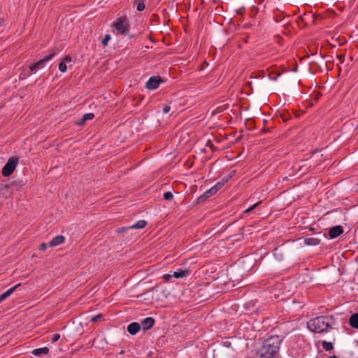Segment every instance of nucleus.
Instances as JSON below:
<instances>
[{"mask_svg": "<svg viewBox=\"0 0 358 358\" xmlns=\"http://www.w3.org/2000/svg\"><path fill=\"white\" fill-rule=\"evenodd\" d=\"M54 56H55V52H52L50 55L46 56L45 58L34 63L35 67H36L37 69H42L48 62H49L50 59H52V58Z\"/></svg>", "mask_w": 358, "mask_h": 358, "instance_id": "obj_9", "label": "nucleus"}, {"mask_svg": "<svg viewBox=\"0 0 358 358\" xmlns=\"http://www.w3.org/2000/svg\"><path fill=\"white\" fill-rule=\"evenodd\" d=\"M36 70H37V69H36V67H35L34 64L29 66V71L30 72L35 73Z\"/></svg>", "mask_w": 358, "mask_h": 358, "instance_id": "obj_33", "label": "nucleus"}, {"mask_svg": "<svg viewBox=\"0 0 358 358\" xmlns=\"http://www.w3.org/2000/svg\"><path fill=\"white\" fill-rule=\"evenodd\" d=\"M141 329V324L138 322H132L127 327L128 332L131 335L136 334Z\"/></svg>", "mask_w": 358, "mask_h": 358, "instance_id": "obj_10", "label": "nucleus"}, {"mask_svg": "<svg viewBox=\"0 0 358 358\" xmlns=\"http://www.w3.org/2000/svg\"><path fill=\"white\" fill-rule=\"evenodd\" d=\"M337 57H338V58L339 59L340 62H341V63H343V61H344V57H343V55H338Z\"/></svg>", "mask_w": 358, "mask_h": 358, "instance_id": "obj_38", "label": "nucleus"}, {"mask_svg": "<svg viewBox=\"0 0 358 358\" xmlns=\"http://www.w3.org/2000/svg\"><path fill=\"white\" fill-rule=\"evenodd\" d=\"M114 28L119 34H125L129 28V22L127 17H118L113 24Z\"/></svg>", "mask_w": 358, "mask_h": 358, "instance_id": "obj_3", "label": "nucleus"}, {"mask_svg": "<svg viewBox=\"0 0 358 358\" xmlns=\"http://www.w3.org/2000/svg\"><path fill=\"white\" fill-rule=\"evenodd\" d=\"M173 198V194L171 192H166L164 194V199L170 201Z\"/></svg>", "mask_w": 358, "mask_h": 358, "instance_id": "obj_25", "label": "nucleus"}, {"mask_svg": "<svg viewBox=\"0 0 358 358\" xmlns=\"http://www.w3.org/2000/svg\"><path fill=\"white\" fill-rule=\"evenodd\" d=\"M260 203V202H257L256 203H255L254 205H252V206H250V208H248V209L245 210L244 213H250L251 212L252 210H253Z\"/></svg>", "mask_w": 358, "mask_h": 358, "instance_id": "obj_26", "label": "nucleus"}, {"mask_svg": "<svg viewBox=\"0 0 358 358\" xmlns=\"http://www.w3.org/2000/svg\"><path fill=\"white\" fill-rule=\"evenodd\" d=\"M334 323L332 316H319L310 320L307 322L309 330L315 333L327 332Z\"/></svg>", "mask_w": 358, "mask_h": 358, "instance_id": "obj_2", "label": "nucleus"}, {"mask_svg": "<svg viewBox=\"0 0 358 358\" xmlns=\"http://www.w3.org/2000/svg\"><path fill=\"white\" fill-rule=\"evenodd\" d=\"M162 82L163 79L160 76H152L147 81L145 87L148 90H155Z\"/></svg>", "mask_w": 358, "mask_h": 358, "instance_id": "obj_5", "label": "nucleus"}, {"mask_svg": "<svg viewBox=\"0 0 358 358\" xmlns=\"http://www.w3.org/2000/svg\"><path fill=\"white\" fill-rule=\"evenodd\" d=\"M111 37L109 34H106L104 38H103L101 43L103 45L106 46L108 45V41L110 40Z\"/></svg>", "mask_w": 358, "mask_h": 358, "instance_id": "obj_24", "label": "nucleus"}, {"mask_svg": "<svg viewBox=\"0 0 358 358\" xmlns=\"http://www.w3.org/2000/svg\"><path fill=\"white\" fill-rule=\"evenodd\" d=\"M331 62V59H329V60L327 62Z\"/></svg>", "mask_w": 358, "mask_h": 358, "instance_id": "obj_42", "label": "nucleus"}, {"mask_svg": "<svg viewBox=\"0 0 358 358\" xmlns=\"http://www.w3.org/2000/svg\"><path fill=\"white\" fill-rule=\"evenodd\" d=\"M349 324L358 329V313L352 314L349 319Z\"/></svg>", "mask_w": 358, "mask_h": 358, "instance_id": "obj_16", "label": "nucleus"}, {"mask_svg": "<svg viewBox=\"0 0 358 358\" xmlns=\"http://www.w3.org/2000/svg\"><path fill=\"white\" fill-rule=\"evenodd\" d=\"M12 186H11V184H6V185H3V186L1 187V189H8L9 188H10Z\"/></svg>", "mask_w": 358, "mask_h": 358, "instance_id": "obj_35", "label": "nucleus"}, {"mask_svg": "<svg viewBox=\"0 0 358 358\" xmlns=\"http://www.w3.org/2000/svg\"><path fill=\"white\" fill-rule=\"evenodd\" d=\"M94 117V115L92 113L84 114L83 117L79 121H78L76 124L79 126H83L85 124V122L87 120H91Z\"/></svg>", "mask_w": 358, "mask_h": 358, "instance_id": "obj_14", "label": "nucleus"}, {"mask_svg": "<svg viewBox=\"0 0 358 358\" xmlns=\"http://www.w3.org/2000/svg\"><path fill=\"white\" fill-rule=\"evenodd\" d=\"M134 4L136 6V9L138 11H143L145 8V3L143 2H139L134 0Z\"/></svg>", "mask_w": 358, "mask_h": 358, "instance_id": "obj_21", "label": "nucleus"}, {"mask_svg": "<svg viewBox=\"0 0 358 358\" xmlns=\"http://www.w3.org/2000/svg\"><path fill=\"white\" fill-rule=\"evenodd\" d=\"M49 352V349L47 347H43L38 349H34L32 350L31 353L37 357H41L43 355H46Z\"/></svg>", "mask_w": 358, "mask_h": 358, "instance_id": "obj_17", "label": "nucleus"}, {"mask_svg": "<svg viewBox=\"0 0 358 358\" xmlns=\"http://www.w3.org/2000/svg\"><path fill=\"white\" fill-rule=\"evenodd\" d=\"M172 277H173V275H171V274H165V275H164V278L166 280H169Z\"/></svg>", "mask_w": 358, "mask_h": 358, "instance_id": "obj_37", "label": "nucleus"}, {"mask_svg": "<svg viewBox=\"0 0 358 358\" xmlns=\"http://www.w3.org/2000/svg\"><path fill=\"white\" fill-rule=\"evenodd\" d=\"M343 233V229L341 226H334L329 229V236L331 238H336Z\"/></svg>", "mask_w": 358, "mask_h": 358, "instance_id": "obj_6", "label": "nucleus"}, {"mask_svg": "<svg viewBox=\"0 0 358 358\" xmlns=\"http://www.w3.org/2000/svg\"><path fill=\"white\" fill-rule=\"evenodd\" d=\"M320 243V239L317 238H306L304 240V243L308 245H317Z\"/></svg>", "mask_w": 358, "mask_h": 358, "instance_id": "obj_18", "label": "nucleus"}, {"mask_svg": "<svg viewBox=\"0 0 358 358\" xmlns=\"http://www.w3.org/2000/svg\"><path fill=\"white\" fill-rule=\"evenodd\" d=\"M190 274V271L188 269H180L177 271H174L171 275L176 278H183L188 276Z\"/></svg>", "mask_w": 358, "mask_h": 358, "instance_id": "obj_12", "label": "nucleus"}, {"mask_svg": "<svg viewBox=\"0 0 358 358\" xmlns=\"http://www.w3.org/2000/svg\"><path fill=\"white\" fill-rule=\"evenodd\" d=\"M206 145L210 146L211 148H213V144L210 141L207 142Z\"/></svg>", "mask_w": 358, "mask_h": 358, "instance_id": "obj_39", "label": "nucleus"}, {"mask_svg": "<svg viewBox=\"0 0 358 358\" xmlns=\"http://www.w3.org/2000/svg\"><path fill=\"white\" fill-rule=\"evenodd\" d=\"M27 76H30V73H29V72H28V73H27Z\"/></svg>", "mask_w": 358, "mask_h": 358, "instance_id": "obj_43", "label": "nucleus"}, {"mask_svg": "<svg viewBox=\"0 0 358 358\" xmlns=\"http://www.w3.org/2000/svg\"><path fill=\"white\" fill-rule=\"evenodd\" d=\"M11 184V186H19V187H22L24 185V183L22 181H17V180H15V181H13L12 182H10Z\"/></svg>", "mask_w": 358, "mask_h": 358, "instance_id": "obj_27", "label": "nucleus"}, {"mask_svg": "<svg viewBox=\"0 0 358 358\" xmlns=\"http://www.w3.org/2000/svg\"><path fill=\"white\" fill-rule=\"evenodd\" d=\"M357 184H358V182H357Z\"/></svg>", "mask_w": 358, "mask_h": 358, "instance_id": "obj_44", "label": "nucleus"}, {"mask_svg": "<svg viewBox=\"0 0 358 358\" xmlns=\"http://www.w3.org/2000/svg\"><path fill=\"white\" fill-rule=\"evenodd\" d=\"M47 249V245L45 243H43L39 246V250H45Z\"/></svg>", "mask_w": 358, "mask_h": 358, "instance_id": "obj_34", "label": "nucleus"}, {"mask_svg": "<svg viewBox=\"0 0 358 358\" xmlns=\"http://www.w3.org/2000/svg\"><path fill=\"white\" fill-rule=\"evenodd\" d=\"M228 181V178H224L220 181L217 182L213 187H216V190L218 191L225 183Z\"/></svg>", "mask_w": 358, "mask_h": 358, "instance_id": "obj_20", "label": "nucleus"}, {"mask_svg": "<svg viewBox=\"0 0 358 358\" xmlns=\"http://www.w3.org/2000/svg\"><path fill=\"white\" fill-rule=\"evenodd\" d=\"M71 59H71V56L67 55V56H66V57H64V59L62 61H64V62L66 63V62H71Z\"/></svg>", "mask_w": 358, "mask_h": 358, "instance_id": "obj_36", "label": "nucleus"}, {"mask_svg": "<svg viewBox=\"0 0 358 358\" xmlns=\"http://www.w3.org/2000/svg\"><path fill=\"white\" fill-rule=\"evenodd\" d=\"M19 159L17 157H12L8 159L6 164L4 165V166L2 169L1 173L4 177H8L10 176L15 169H16V166L18 164Z\"/></svg>", "mask_w": 358, "mask_h": 358, "instance_id": "obj_4", "label": "nucleus"}, {"mask_svg": "<svg viewBox=\"0 0 358 358\" xmlns=\"http://www.w3.org/2000/svg\"><path fill=\"white\" fill-rule=\"evenodd\" d=\"M322 344L324 349H325L327 351L331 350L333 349V344L331 342L324 341H322Z\"/></svg>", "mask_w": 358, "mask_h": 358, "instance_id": "obj_22", "label": "nucleus"}, {"mask_svg": "<svg viewBox=\"0 0 358 358\" xmlns=\"http://www.w3.org/2000/svg\"><path fill=\"white\" fill-rule=\"evenodd\" d=\"M65 237L62 235H58L54 237L49 243L50 247H56L64 242Z\"/></svg>", "mask_w": 358, "mask_h": 358, "instance_id": "obj_11", "label": "nucleus"}, {"mask_svg": "<svg viewBox=\"0 0 358 358\" xmlns=\"http://www.w3.org/2000/svg\"><path fill=\"white\" fill-rule=\"evenodd\" d=\"M21 284L19 283L16 285H15L14 287L10 288L9 289H8L6 292H5L4 293H3L2 294L0 295V303H1L3 300H5L7 297L10 296L15 290L16 289L20 286Z\"/></svg>", "mask_w": 358, "mask_h": 358, "instance_id": "obj_13", "label": "nucleus"}, {"mask_svg": "<svg viewBox=\"0 0 358 358\" xmlns=\"http://www.w3.org/2000/svg\"><path fill=\"white\" fill-rule=\"evenodd\" d=\"M171 110V107L169 106L165 105L163 107V112L164 113H168Z\"/></svg>", "mask_w": 358, "mask_h": 358, "instance_id": "obj_30", "label": "nucleus"}, {"mask_svg": "<svg viewBox=\"0 0 358 358\" xmlns=\"http://www.w3.org/2000/svg\"><path fill=\"white\" fill-rule=\"evenodd\" d=\"M236 13L243 15L245 13V8L241 7L236 10Z\"/></svg>", "mask_w": 358, "mask_h": 358, "instance_id": "obj_29", "label": "nucleus"}, {"mask_svg": "<svg viewBox=\"0 0 358 358\" xmlns=\"http://www.w3.org/2000/svg\"><path fill=\"white\" fill-rule=\"evenodd\" d=\"M329 358H337V357L335 355H333V356L329 357Z\"/></svg>", "mask_w": 358, "mask_h": 358, "instance_id": "obj_40", "label": "nucleus"}, {"mask_svg": "<svg viewBox=\"0 0 358 358\" xmlns=\"http://www.w3.org/2000/svg\"><path fill=\"white\" fill-rule=\"evenodd\" d=\"M146 225V222L145 220H139L134 224L131 225L132 230L134 229H143Z\"/></svg>", "mask_w": 358, "mask_h": 358, "instance_id": "obj_19", "label": "nucleus"}, {"mask_svg": "<svg viewBox=\"0 0 358 358\" xmlns=\"http://www.w3.org/2000/svg\"><path fill=\"white\" fill-rule=\"evenodd\" d=\"M131 230H132V229H131V226L122 227L117 228L116 229V233L117 234H124L126 236V237L127 238L130 235H131V234L130 233Z\"/></svg>", "mask_w": 358, "mask_h": 358, "instance_id": "obj_15", "label": "nucleus"}, {"mask_svg": "<svg viewBox=\"0 0 358 358\" xmlns=\"http://www.w3.org/2000/svg\"><path fill=\"white\" fill-rule=\"evenodd\" d=\"M331 62V59H329V60L327 62Z\"/></svg>", "mask_w": 358, "mask_h": 358, "instance_id": "obj_41", "label": "nucleus"}, {"mask_svg": "<svg viewBox=\"0 0 358 358\" xmlns=\"http://www.w3.org/2000/svg\"><path fill=\"white\" fill-rule=\"evenodd\" d=\"M281 117L284 122H286L289 118V115L288 114L285 113L281 115Z\"/></svg>", "mask_w": 358, "mask_h": 358, "instance_id": "obj_32", "label": "nucleus"}, {"mask_svg": "<svg viewBox=\"0 0 358 358\" xmlns=\"http://www.w3.org/2000/svg\"><path fill=\"white\" fill-rule=\"evenodd\" d=\"M217 191L216 190V187H212L208 190L206 191L202 195H201L198 199V203L201 201H204L213 195H214Z\"/></svg>", "mask_w": 358, "mask_h": 358, "instance_id": "obj_7", "label": "nucleus"}, {"mask_svg": "<svg viewBox=\"0 0 358 358\" xmlns=\"http://www.w3.org/2000/svg\"><path fill=\"white\" fill-rule=\"evenodd\" d=\"M155 324V320L152 317H146L145 318L141 324V327H142V329L143 331H147L150 329H151Z\"/></svg>", "mask_w": 358, "mask_h": 358, "instance_id": "obj_8", "label": "nucleus"}, {"mask_svg": "<svg viewBox=\"0 0 358 358\" xmlns=\"http://www.w3.org/2000/svg\"><path fill=\"white\" fill-rule=\"evenodd\" d=\"M102 317V315L101 314H99V315H95L94 317H92L91 319V321L92 322H96L98 320V319L101 318Z\"/></svg>", "mask_w": 358, "mask_h": 358, "instance_id": "obj_31", "label": "nucleus"}, {"mask_svg": "<svg viewBox=\"0 0 358 358\" xmlns=\"http://www.w3.org/2000/svg\"><path fill=\"white\" fill-rule=\"evenodd\" d=\"M59 69L61 72L64 73L66 71L67 67L64 61H62L59 64Z\"/></svg>", "mask_w": 358, "mask_h": 358, "instance_id": "obj_23", "label": "nucleus"}, {"mask_svg": "<svg viewBox=\"0 0 358 358\" xmlns=\"http://www.w3.org/2000/svg\"><path fill=\"white\" fill-rule=\"evenodd\" d=\"M60 338V335L59 334H55L52 335V337L51 338L52 342L55 343Z\"/></svg>", "mask_w": 358, "mask_h": 358, "instance_id": "obj_28", "label": "nucleus"}, {"mask_svg": "<svg viewBox=\"0 0 358 358\" xmlns=\"http://www.w3.org/2000/svg\"><path fill=\"white\" fill-rule=\"evenodd\" d=\"M280 343L281 341L278 336H271L257 350V356L259 358L275 357L279 351Z\"/></svg>", "mask_w": 358, "mask_h": 358, "instance_id": "obj_1", "label": "nucleus"}]
</instances>
